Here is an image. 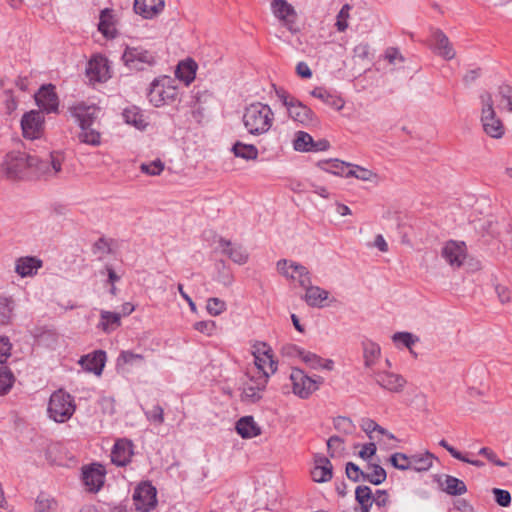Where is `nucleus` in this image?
<instances>
[{
    "mask_svg": "<svg viewBox=\"0 0 512 512\" xmlns=\"http://www.w3.org/2000/svg\"><path fill=\"white\" fill-rule=\"evenodd\" d=\"M482 115L481 122L487 135L492 138H501L504 135V126L502 121L496 117L493 108V100L490 94L482 95Z\"/></svg>",
    "mask_w": 512,
    "mask_h": 512,
    "instance_id": "9d476101",
    "label": "nucleus"
},
{
    "mask_svg": "<svg viewBox=\"0 0 512 512\" xmlns=\"http://www.w3.org/2000/svg\"><path fill=\"white\" fill-rule=\"evenodd\" d=\"M119 249L118 240L105 236L98 238V260L102 261L108 257L109 260L119 262Z\"/></svg>",
    "mask_w": 512,
    "mask_h": 512,
    "instance_id": "4be33fe9",
    "label": "nucleus"
},
{
    "mask_svg": "<svg viewBox=\"0 0 512 512\" xmlns=\"http://www.w3.org/2000/svg\"><path fill=\"white\" fill-rule=\"evenodd\" d=\"M15 300L12 296L0 295V325H8L14 316Z\"/></svg>",
    "mask_w": 512,
    "mask_h": 512,
    "instance_id": "473e14b6",
    "label": "nucleus"
},
{
    "mask_svg": "<svg viewBox=\"0 0 512 512\" xmlns=\"http://www.w3.org/2000/svg\"><path fill=\"white\" fill-rule=\"evenodd\" d=\"M384 60H386L390 65L395 67L403 64L405 62V57L402 55L400 50L396 47H388L386 48L384 55Z\"/></svg>",
    "mask_w": 512,
    "mask_h": 512,
    "instance_id": "8fccbe9b",
    "label": "nucleus"
},
{
    "mask_svg": "<svg viewBox=\"0 0 512 512\" xmlns=\"http://www.w3.org/2000/svg\"><path fill=\"white\" fill-rule=\"evenodd\" d=\"M78 364L84 371L93 372L96 374V350L82 356L79 359Z\"/></svg>",
    "mask_w": 512,
    "mask_h": 512,
    "instance_id": "4d7b16f0",
    "label": "nucleus"
},
{
    "mask_svg": "<svg viewBox=\"0 0 512 512\" xmlns=\"http://www.w3.org/2000/svg\"><path fill=\"white\" fill-rule=\"evenodd\" d=\"M207 311L212 316H218L226 310V303L216 297L209 298L207 301Z\"/></svg>",
    "mask_w": 512,
    "mask_h": 512,
    "instance_id": "6e6d98bb",
    "label": "nucleus"
},
{
    "mask_svg": "<svg viewBox=\"0 0 512 512\" xmlns=\"http://www.w3.org/2000/svg\"><path fill=\"white\" fill-rule=\"evenodd\" d=\"M369 376L383 389L393 392L400 393L403 391L407 384L406 379L400 375L389 371H372Z\"/></svg>",
    "mask_w": 512,
    "mask_h": 512,
    "instance_id": "2eb2a0df",
    "label": "nucleus"
},
{
    "mask_svg": "<svg viewBox=\"0 0 512 512\" xmlns=\"http://www.w3.org/2000/svg\"><path fill=\"white\" fill-rule=\"evenodd\" d=\"M318 167L322 170L334 175L345 177L350 167L349 163L340 161L339 159H329L318 162Z\"/></svg>",
    "mask_w": 512,
    "mask_h": 512,
    "instance_id": "72a5a7b5",
    "label": "nucleus"
},
{
    "mask_svg": "<svg viewBox=\"0 0 512 512\" xmlns=\"http://www.w3.org/2000/svg\"><path fill=\"white\" fill-rule=\"evenodd\" d=\"M100 275L105 277L102 280L103 286L108 287V291L111 295L115 296L117 294V288L115 284L119 282L122 278L123 273H120V266L109 261L100 270Z\"/></svg>",
    "mask_w": 512,
    "mask_h": 512,
    "instance_id": "b1692460",
    "label": "nucleus"
},
{
    "mask_svg": "<svg viewBox=\"0 0 512 512\" xmlns=\"http://www.w3.org/2000/svg\"><path fill=\"white\" fill-rule=\"evenodd\" d=\"M219 245L222 253L227 255L233 262L242 265L248 260V253L241 245H233L231 241L220 238Z\"/></svg>",
    "mask_w": 512,
    "mask_h": 512,
    "instance_id": "bb28decb",
    "label": "nucleus"
},
{
    "mask_svg": "<svg viewBox=\"0 0 512 512\" xmlns=\"http://www.w3.org/2000/svg\"><path fill=\"white\" fill-rule=\"evenodd\" d=\"M313 137L305 131H297L293 139V148L298 152H310Z\"/></svg>",
    "mask_w": 512,
    "mask_h": 512,
    "instance_id": "58836bf2",
    "label": "nucleus"
},
{
    "mask_svg": "<svg viewBox=\"0 0 512 512\" xmlns=\"http://www.w3.org/2000/svg\"><path fill=\"white\" fill-rule=\"evenodd\" d=\"M293 393L302 399L308 398L313 392L319 389L324 382L321 376L310 377L301 369L294 368L290 373Z\"/></svg>",
    "mask_w": 512,
    "mask_h": 512,
    "instance_id": "1a4fd4ad",
    "label": "nucleus"
},
{
    "mask_svg": "<svg viewBox=\"0 0 512 512\" xmlns=\"http://www.w3.org/2000/svg\"><path fill=\"white\" fill-rule=\"evenodd\" d=\"M171 83V78L167 76L156 78L152 81L147 97L153 106L161 107L175 101L177 90Z\"/></svg>",
    "mask_w": 512,
    "mask_h": 512,
    "instance_id": "0eeeda50",
    "label": "nucleus"
},
{
    "mask_svg": "<svg viewBox=\"0 0 512 512\" xmlns=\"http://www.w3.org/2000/svg\"><path fill=\"white\" fill-rule=\"evenodd\" d=\"M236 431L242 437L250 439L261 434L260 426L252 416H244L236 422Z\"/></svg>",
    "mask_w": 512,
    "mask_h": 512,
    "instance_id": "c85d7f7f",
    "label": "nucleus"
},
{
    "mask_svg": "<svg viewBox=\"0 0 512 512\" xmlns=\"http://www.w3.org/2000/svg\"><path fill=\"white\" fill-rule=\"evenodd\" d=\"M165 0H134V11L145 19H152L160 14Z\"/></svg>",
    "mask_w": 512,
    "mask_h": 512,
    "instance_id": "412c9836",
    "label": "nucleus"
},
{
    "mask_svg": "<svg viewBox=\"0 0 512 512\" xmlns=\"http://www.w3.org/2000/svg\"><path fill=\"white\" fill-rule=\"evenodd\" d=\"M111 78V65L107 58L98 54V83Z\"/></svg>",
    "mask_w": 512,
    "mask_h": 512,
    "instance_id": "3c124183",
    "label": "nucleus"
},
{
    "mask_svg": "<svg viewBox=\"0 0 512 512\" xmlns=\"http://www.w3.org/2000/svg\"><path fill=\"white\" fill-rule=\"evenodd\" d=\"M85 75L90 85L96 82V54H92L85 68Z\"/></svg>",
    "mask_w": 512,
    "mask_h": 512,
    "instance_id": "0e129e2a",
    "label": "nucleus"
},
{
    "mask_svg": "<svg viewBox=\"0 0 512 512\" xmlns=\"http://www.w3.org/2000/svg\"><path fill=\"white\" fill-rule=\"evenodd\" d=\"M242 120L249 134L259 136L272 127L274 113L269 105L255 102L245 108Z\"/></svg>",
    "mask_w": 512,
    "mask_h": 512,
    "instance_id": "f03ea898",
    "label": "nucleus"
},
{
    "mask_svg": "<svg viewBox=\"0 0 512 512\" xmlns=\"http://www.w3.org/2000/svg\"><path fill=\"white\" fill-rule=\"evenodd\" d=\"M254 362L256 365L255 371L268 372L267 368H269L270 372L274 373L277 370V362L274 361L272 352L269 353V358L266 359L265 355L257 356L254 358Z\"/></svg>",
    "mask_w": 512,
    "mask_h": 512,
    "instance_id": "49530a36",
    "label": "nucleus"
},
{
    "mask_svg": "<svg viewBox=\"0 0 512 512\" xmlns=\"http://www.w3.org/2000/svg\"><path fill=\"white\" fill-rule=\"evenodd\" d=\"M41 267L42 261L36 257H20L16 260L15 272L22 278L31 277L35 275Z\"/></svg>",
    "mask_w": 512,
    "mask_h": 512,
    "instance_id": "a878e982",
    "label": "nucleus"
},
{
    "mask_svg": "<svg viewBox=\"0 0 512 512\" xmlns=\"http://www.w3.org/2000/svg\"><path fill=\"white\" fill-rule=\"evenodd\" d=\"M442 257L453 268H459L466 258V245L464 242L448 241L441 252Z\"/></svg>",
    "mask_w": 512,
    "mask_h": 512,
    "instance_id": "a211bd4d",
    "label": "nucleus"
},
{
    "mask_svg": "<svg viewBox=\"0 0 512 512\" xmlns=\"http://www.w3.org/2000/svg\"><path fill=\"white\" fill-rule=\"evenodd\" d=\"M122 59L130 69L143 70L145 66H152L155 63L154 55L140 47H127Z\"/></svg>",
    "mask_w": 512,
    "mask_h": 512,
    "instance_id": "4468645a",
    "label": "nucleus"
},
{
    "mask_svg": "<svg viewBox=\"0 0 512 512\" xmlns=\"http://www.w3.org/2000/svg\"><path fill=\"white\" fill-rule=\"evenodd\" d=\"M141 354H135L130 351H122L117 358L116 367L122 369L124 365H135L143 361Z\"/></svg>",
    "mask_w": 512,
    "mask_h": 512,
    "instance_id": "c03bdc74",
    "label": "nucleus"
},
{
    "mask_svg": "<svg viewBox=\"0 0 512 512\" xmlns=\"http://www.w3.org/2000/svg\"><path fill=\"white\" fill-rule=\"evenodd\" d=\"M48 416L58 423L68 421L75 412V404L70 394L63 390L55 391L49 399Z\"/></svg>",
    "mask_w": 512,
    "mask_h": 512,
    "instance_id": "423d86ee",
    "label": "nucleus"
},
{
    "mask_svg": "<svg viewBox=\"0 0 512 512\" xmlns=\"http://www.w3.org/2000/svg\"><path fill=\"white\" fill-rule=\"evenodd\" d=\"M14 376L11 371L5 367L0 366V394H6L13 385Z\"/></svg>",
    "mask_w": 512,
    "mask_h": 512,
    "instance_id": "09e8293b",
    "label": "nucleus"
},
{
    "mask_svg": "<svg viewBox=\"0 0 512 512\" xmlns=\"http://www.w3.org/2000/svg\"><path fill=\"white\" fill-rule=\"evenodd\" d=\"M121 316L119 313L102 311L101 312V327L109 333L116 330L120 326Z\"/></svg>",
    "mask_w": 512,
    "mask_h": 512,
    "instance_id": "4c0bfd02",
    "label": "nucleus"
},
{
    "mask_svg": "<svg viewBox=\"0 0 512 512\" xmlns=\"http://www.w3.org/2000/svg\"><path fill=\"white\" fill-rule=\"evenodd\" d=\"M432 41L434 50L446 60H451L455 57L456 52L453 49L448 37L440 29L432 31Z\"/></svg>",
    "mask_w": 512,
    "mask_h": 512,
    "instance_id": "393cba45",
    "label": "nucleus"
},
{
    "mask_svg": "<svg viewBox=\"0 0 512 512\" xmlns=\"http://www.w3.org/2000/svg\"><path fill=\"white\" fill-rule=\"evenodd\" d=\"M443 485V490L451 496H460L467 492L465 483L454 476L447 475Z\"/></svg>",
    "mask_w": 512,
    "mask_h": 512,
    "instance_id": "f704fd0d",
    "label": "nucleus"
},
{
    "mask_svg": "<svg viewBox=\"0 0 512 512\" xmlns=\"http://www.w3.org/2000/svg\"><path fill=\"white\" fill-rule=\"evenodd\" d=\"M277 269L286 278L297 281L302 288L311 284L308 269L297 262L286 259L279 260L277 262Z\"/></svg>",
    "mask_w": 512,
    "mask_h": 512,
    "instance_id": "f8f14e48",
    "label": "nucleus"
},
{
    "mask_svg": "<svg viewBox=\"0 0 512 512\" xmlns=\"http://www.w3.org/2000/svg\"><path fill=\"white\" fill-rule=\"evenodd\" d=\"M156 494V488L151 483H140L133 493V503L136 510L141 512L151 511L157 504Z\"/></svg>",
    "mask_w": 512,
    "mask_h": 512,
    "instance_id": "9b49d317",
    "label": "nucleus"
},
{
    "mask_svg": "<svg viewBox=\"0 0 512 512\" xmlns=\"http://www.w3.org/2000/svg\"><path fill=\"white\" fill-rule=\"evenodd\" d=\"M69 113L77 123L79 131L77 140L80 144L95 146L96 129L94 123L96 120V104L81 100L72 104L68 108Z\"/></svg>",
    "mask_w": 512,
    "mask_h": 512,
    "instance_id": "f257e3e1",
    "label": "nucleus"
},
{
    "mask_svg": "<svg viewBox=\"0 0 512 512\" xmlns=\"http://www.w3.org/2000/svg\"><path fill=\"white\" fill-rule=\"evenodd\" d=\"M247 380L243 383L241 398L248 403H256L262 399L266 389L269 372L254 371L246 373Z\"/></svg>",
    "mask_w": 512,
    "mask_h": 512,
    "instance_id": "6e6552de",
    "label": "nucleus"
},
{
    "mask_svg": "<svg viewBox=\"0 0 512 512\" xmlns=\"http://www.w3.org/2000/svg\"><path fill=\"white\" fill-rule=\"evenodd\" d=\"M196 69L197 64L195 61L189 59L178 64L175 74L179 80L185 83V85H189L195 79Z\"/></svg>",
    "mask_w": 512,
    "mask_h": 512,
    "instance_id": "2f4dec72",
    "label": "nucleus"
},
{
    "mask_svg": "<svg viewBox=\"0 0 512 512\" xmlns=\"http://www.w3.org/2000/svg\"><path fill=\"white\" fill-rule=\"evenodd\" d=\"M144 415L155 426L164 423V409L159 404L154 405L151 409L144 410Z\"/></svg>",
    "mask_w": 512,
    "mask_h": 512,
    "instance_id": "a18cd8bd",
    "label": "nucleus"
},
{
    "mask_svg": "<svg viewBox=\"0 0 512 512\" xmlns=\"http://www.w3.org/2000/svg\"><path fill=\"white\" fill-rule=\"evenodd\" d=\"M271 9L273 14L292 30V24L296 18L294 7L286 0H273L271 2Z\"/></svg>",
    "mask_w": 512,
    "mask_h": 512,
    "instance_id": "5701e85b",
    "label": "nucleus"
},
{
    "mask_svg": "<svg viewBox=\"0 0 512 512\" xmlns=\"http://www.w3.org/2000/svg\"><path fill=\"white\" fill-rule=\"evenodd\" d=\"M45 118L41 111L31 110L21 119L23 136L27 139H39L44 133Z\"/></svg>",
    "mask_w": 512,
    "mask_h": 512,
    "instance_id": "ddd939ff",
    "label": "nucleus"
},
{
    "mask_svg": "<svg viewBox=\"0 0 512 512\" xmlns=\"http://www.w3.org/2000/svg\"><path fill=\"white\" fill-rule=\"evenodd\" d=\"M334 427L336 430L345 434H351L354 430L352 421L349 418L343 416H338L334 419Z\"/></svg>",
    "mask_w": 512,
    "mask_h": 512,
    "instance_id": "bf43d9fd",
    "label": "nucleus"
},
{
    "mask_svg": "<svg viewBox=\"0 0 512 512\" xmlns=\"http://www.w3.org/2000/svg\"><path fill=\"white\" fill-rule=\"evenodd\" d=\"M98 21V32L107 39H114L118 35L119 17L115 10L105 8L101 10Z\"/></svg>",
    "mask_w": 512,
    "mask_h": 512,
    "instance_id": "f3484780",
    "label": "nucleus"
},
{
    "mask_svg": "<svg viewBox=\"0 0 512 512\" xmlns=\"http://www.w3.org/2000/svg\"><path fill=\"white\" fill-rule=\"evenodd\" d=\"M351 10V6L349 4H345L342 6L339 11L336 19L335 26L339 32H344L348 28V18Z\"/></svg>",
    "mask_w": 512,
    "mask_h": 512,
    "instance_id": "5fc2aeb1",
    "label": "nucleus"
},
{
    "mask_svg": "<svg viewBox=\"0 0 512 512\" xmlns=\"http://www.w3.org/2000/svg\"><path fill=\"white\" fill-rule=\"evenodd\" d=\"M478 454L484 456L488 461H490L491 463H493L496 466H499V467H506L507 466V463L502 461V460H500L497 457L496 453L491 448H489V447H482L478 451Z\"/></svg>",
    "mask_w": 512,
    "mask_h": 512,
    "instance_id": "680f3d73",
    "label": "nucleus"
},
{
    "mask_svg": "<svg viewBox=\"0 0 512 512\" xmlns=\"http://www.w3.org/2000/svg\"><path fill=\"white\" fill-rule=\"evenodd\" d=\"M390 463L396 469L405 471L410 469V456L404 453H394L390 456Z\"/></svg>",
    "mask_w": 512,
    "mask_h": 512,
    "instance_id": "603ef678",
    "label": "nucleus"
},
{
    "mask_svg": "<svg viewBox=\"0 0 512 512\" xmlns=\"http://www.w3.org/2000/svg\"><path fill=\"white\" fill-rule=\"evenodd\" d=\"M194 327L197 331L210 336L215 331L216 325L214 321H199L195 323Z\"/></svg>",
    "mask_w": 512,
    "mask_h": 512,
    "instance_id": "774afa93",
    "label": "nucleus"
},
{
    "mask_svg": "<svg viewBox=\"0 0 512 512\" xmlns=\"http://www.w3.org/2000/svg\"><path fill=\"white\" fill-rule=\"evenodd\" d=\"M122 116L127 124L132 125L139 130H143L147 125L144 115L137 106H129L125 108L122 112Z\"/></svg>",
    "mask_w": 512,
    "mask_h": 512,
    "instance_id": "7c9ffc66",
    "label": "nucleus"
},
{
    "mask_svg": "<svg viewBox=\"0 0 512 512\" xmlns=\"http://www.w3.org/2000/svg\"><path fill=\"white\" fill-rule=\"evenodd\" d=\"M433 455L426 452L423 455L410 456V469L415 471H427L432 467Z\"/></svg>",
    "mask_w": 512,
    "mask_h": 512,
    "instance_id": "e433bc0d",
    "label": "nucleus"
},
{
    "mask_svg": "<svg viewBox=\"0 0 512 512\" xmlns=\"http://www.w3.org/2000/svg\"><path fill=\"white\" fill-rule=\"evenodd\" d=\"M392 341L395 345H402L409 349L411 354H414L412 349L413 345L419 341V338L410 332H396L392 336Z\"/></svg>",
    "mask_w": 512,
    "mask_h": 512,
    "instance_id": "a19ab883",
    "label": "nucleus"
},
{
    "mask_svg": "<svg viewBox=\"0 0 512 512\" xmlns=\"http://www.w3.org/2000/svg\"><path fill=\"white\" fill-rule=\"evenodd\" d=\"M355 499L358 503L373 502V493L369 486L360 485L355 490Z\"/></svg>",
    "mask_w": 512,
    "mask_h": 512,
    "instance_id": "052dcab7",
    "label": "nucleus"
},
{
    "mask_svg": "<svg viewBox=\"0 0 512 512\" xmlns=\"http://www.w3.org/2000/svg\"><path fill=\"white\" fill-rule=\"evenodd\" d=\"M232 152L236 157L243 158L245 160H255L258 157V149L253 144H245L237 141L232 146Z\"/></svg>",
    "mask_w": 512,
    "mask_h": 512,
    "instance_id": "c9c22d12",
    "label": "nucleus"
},
{
    "mask_svg": "<svg viewBox=\"0 0 512 512\" xmlns=\"http://www.w3.org/2000/svg\"><path fill=\"white\" fill-rule=\"evenodd\" d=\"M333 466L330 460L323 455H315L314 468L311 471L312 479L318 483H324L331 480L333 476Z\"/></svg>",
    "mask_w": 512,
    "mask_h": 512,
    "instance_id": "aec40b11",
    "label": "nucleus"
},
{
    "mask_svg": "<svg viewBox=\"0 0 512 512\" xmlns=\"http://www.w3.org/2000/svg\"><path fill=\"white\" fill-rule=\"evenodd\" d=\"M301 360L313 369H320L322 363V358L320 356L309 351H304Z\"/></svg>",
    "mask_w": 512,
    "mask_h": 512,
    "instance_id": "338daca9",
    "label": "nucleus"
},
{
    "mask_svg": "<svg viewBox=\"0 0 512 512\" xmlns=\"http://www.w3.org/2000/svg\"><path fill=\"white\" fill-rule=\"evenodd\" d=\"M32 175L51 181L62 178L65 155L61 151H52L45 158L32 155Z\"/></svg>",
    "mask_w": 512,
    "mask_h": 512,
    "instance_id": "39448f33",
    "label": "nucleus"
},
{
    "mask_svg": "<svg viewBox=\"0 0 512 512\" xmlns=\"http://www.w3.org/2000/svg\"><path fill=\"white\" fill-rule=\"evenodd\" d=\"M276 96L287 110V114L291 120L303 127L315 126L318 119L311 108L303 104L296 97L292 96L284 89L276 90Z\"/></svg>",
    "mask_w": 512,
    "mask_h": 512,
    "instance_id": "20e7f679",
    "label": "nucleus"
},
{
    "mask_svg": "<svg viewBox=\"0 0 512 512\" xmlns=\"http://www.w3.org/2000/svg\"><path fill=\"white\" fill-rule=\"evenodd\" d=\"M56 501L45 493H40L35 501V512H54L56 510Z\"/></svg>",
    "mask_w": 512,
    "mask_h": 512,
    "instance_id": "37998d69",
    "label": "nucleus"
},
{
    "mask_svg": "<svg viewBox=\"0 0 512 512\" xmlns=\"http://www.w3.org/2000/svg\"><path fill=\"white\" fill-rule=\"evenodd\" d=\"M375 176V174L363 167H360L358 165H351L346 173L345 177H355L357 179L363 180V181H370Z\"/></svg>",
    "mask_w": 512,
    "mask_h": 512,
    "instance_id": "de8ad7c7",
    "label": "nucleus"
},
{
    "mask_svg": "<svg viewBox=\"0 0 512 512\" xmlns=\"http://www.w3.org/2000/svg\"><path fill=\"white\" fill-rule=\"evenodd\" d=\"M368 469L371 471L365 473L364 481L370 482L374 485H380L386 480L387 473L385 469L380 465L369 464Z\"/></svg>",
    "mask_w": 512,
    "mask_h": 512,
    "instance_id": "ea45409f",
    "label": "nucleus"
},
{
    "mask_svg": "<svg viewBox=\"0 0 512 512\" xmlns=\"http://www.w3.org/2000/svg\"><path fill=\"white\" fill-rule=\"evenodd\" d=\"M306 290L304 295L305 302L311 307H323V302L328 299L329 292L319 286L303 287Z\"/></svg>",
    "mask_w": 512,
    "mask_h": 512,
    "instance_id": "c756f323",
    "label": "nucleus"
},
{
    "mask_svg": "<svg viewBox=\"0 0 512 512\" xmlns=\"http://www.w3.org/2000/svg\"><path fill=\"white\" fill-rule=\"evenodd\" d=\"M81 479L89 492L96 491V463H91L82 468Z\"/></svg>",
    "mask_w": 512,
    "mask_h": 512,
    "instance_id": "79ce46f5",
    "label": "nucleus"
},
{
    "mask_svg": "<svg viewBox=\"0 0 512 512\" xmlns=\"http://www.w3.org/2000/svg\"><path fill=\"white\" fill-rule=\"evenodd\" d=\"M361 345L363 349L364 366L366 369L370 370V373H372V368L380 358L381 348L377 343L368 339L363 340Z\"/></svg>",
    "mask_w": 512,
    "mask_h": 512,
    "instance_id": "cd10ccee",
    "label": "nucleus"
},
{
    "mask_svg": "<svg viewBox=\"0 0 512 512\" xmlns=\"http://www.w3.org/2000/svg\"><path fill=\"white\" fill-rule=\"evenodd\" d=\"M35 101L41 109L42 113L58 112L59 99L55 92V86L52 84L41 86V88L35 94Z\"/></svg>",
    "mask_w": 512,
    "mask_h": 512,
    "instance_id": "dca6fc26",
    "label": "nucleus"
},
{
    "mask_svg": "<svg viewBox=\"0 0 512 512\" xmlns=\"http://www.w3.org/2000/svg\"><path fill=\"white\" fill-rule=\"evenodd\" d=\"M4 95L6 97L4 101L5 112L6 114L11 115L17 109L18 102L11 90H6Z\"/></svg>",
    "mask_w": 512,
    "mask_h": 512,
    "instance_id": "69168bd1",
    "label": "nucleus"
},
{
    "mask_svg": "<svg viewBox=\"0 0 512 512\" xmlns=\"http://www.w3.org/2000/svg\"><path fill=\"white\" fill-rule=\"evenodd\" d=\"M140 170L148 174L150 176H157L160 175L161 172L164 170V163L157 159L149 163H142L140 166Z\"/></svg>",
    "mask_w": 512,
    "mask_h": 512,
    "instance_id": "864d4df0",
    "label": "nucleus"
},
{
    "mask_svg": "<svg viewBox=\"0 0 512 512\" xmlns=\"http://www.w3.org/2000/svg\"><path fill=\"white\" fill-rule=\"evenodd\" d=\"M32 155L13 151L8 153L0 164V177L21 180L32 175Z\"/></svg>",
    "mask_w": 512,
    "mask_h": 512,
    "instance_id": "7ed1b4c3",
    "label": "nucleus"
},
{
    "mask_svg": "<svg viewBox=\"0 0 512 512\" xmlns=\"http://www.w3.org/2000/svg\"><path fill=\"white\" fill-rule=\"evenodd\" d=\"M133 456V444L127 439L116 441L111 451V460L117 466H126Z\"/></svg>",
    "mask_w": 512,
    "mask_h": 512,
    "instance_id": "6ab92c4d",
    "label": "nucleus"
},
{
    "mask_svg": "<svg viewBox=\"0 0 512 512\" xmlns=\"http://www.w3.org/2000/svg\"><path fill=\"white\" fill-rule=\"evenodd\" d=\"M365 473L358 465L353 462L346 464V475L353 482L364 481Z\"/></svg>",
    "mask_w": 512,
    "mask_h": 512,
    "instance_id": "13d9d810",
    "label": "nucleus"
},
{
    "mask_svg": "<svg viewBox=\"0 0 512 512\" xmlns=\"http://www.w3.org/2000/svg\"><path fill=\"white\" fill-rule=\"evenodd\" d=\"M492 493L495 496V501L498 505L502 507H508L511 503V495L509 491L500 489V488H494L492 490Z\"/></svg>",
    "mask_w": 512,
    "mask_h": 512,
    "instance_id": "e2e57ef3",
    "label": "nucleus"
}]
</instances>
